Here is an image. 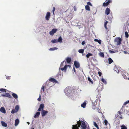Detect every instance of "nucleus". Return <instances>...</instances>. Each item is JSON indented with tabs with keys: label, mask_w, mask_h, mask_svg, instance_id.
Returning <instances> with one entry per match:
<instances>
[{
	"label": "nucleus",
	"mask_w": 129,
	"mask_h": 129,
	"mask_svg": "<svg viewBox=\"0 0 129 129\" xmlns=\"http://www.w3.org/2000/svg\"><path fill=\"white\" fill-rule=\"evenodd\" d=\"M81 129H89L87 127L86 124L84 119L82 118L80 119L79 121H78L76 124L72 125V129H78L79 127H80Z\"/></svg>",
	"instance_id": "obj_1"
},
{
	"label": "nucleus",
	"mask_w": 129,
	"mask_h": 129,
	"mask_svg": "<svg viewBox=\"0 0 129 129\" xmlns=\"http://www.w3.org/2000/svg\"><path fill=\"white\" fill-rule=\"evenodd\" d=\"M72 90V89L71 88L69 87H67L66 88L64 91L65 94L71 98L73 97L74 95L73 91Z\"/></svg>",
	"instance_id": "obj_2"
},
{
	"label": "nucleus",
	"mask_w": 129,
	"mask_h": 129,
	"mask_svg": "<svg viewBox=\"0 0 129 129\" xmlns=\"http://www.w3.org/2000/svg\"><path fill=\"white\" fill-rule=\"evenodd\" d=\"M63 76V74L61 75L60 70L59 71L58 73L56 75L55 78L58 80H61Z\"/></svg>",
	"instance_id": "obj_3"
},
{
	"label": "nucleus",
	"mask_w": 129,
	"mask_h": 129,
	"mask_svg": "<svg viewBox=\"0 0 129 129\" xmlns=\"http://www.w3.org/2000/svg\"><path fill=\"white\" fill-rule=\"evenodd\" d=\"M121 39L120 37L116 38L114 40V42L117 43L116 45H120L121 44Z\"/></svg>",
	"instance_id": "obj_4"
},
{
	"label": "nucleus",
	"mask_w": 129,
	"mask_h": 129,
	"mask_svg": "<svg viewBox=\"0 0 129 129\" xmlns=\"http://www.w3.org/2000/svg\"><path fill=\"white\" fill-rule=\"evenodd\" d=\"M68 66L70 67V66L69 65L66 64L65 65L64 67L63 68L60 67L59 69V71L61 70L62 71H64V72H66V71L67 67Z\"/></svg>",
	"instance_id": "obj_5"
},
{
	"label": "nucleus",
	"mask_w": 129,
	"mask_h": 129,
	"mask_svg": "<svg viewBox=\"0 0 129 129\" xmlns=\"http://www.w3.org/2000/svg\"><path fill=\"white\" fill-rule=\"evenodd\" d=\"M57 30V29L56 28L53 29L51 30L49 32V34L50 35L53 36L56 32Z\"/></svg>",
	"instance_id": "obj_6"
},
{
	"label": "nucleus",
	"mask_w": 129,
	"mask_h": 129,
	"mask_svg": "<svg viewBox=\"0 0 129 129\" xmlns=\"http://www.w3.org/2000/svg\"><path fill=\"white\" fill-rule=\"evenodd\" d=\"M1 95L3 96L7 97L10 98H11L12 97L8 93H6L5 94H2Z\"/></svg>",
	"instance_id": "obj_7"
},
{
	"label": "nucleus",
	"mask_w": 129,
	"mask_h": 129,
	"mask_svg": "<svg viewBox=\"0 0 129 129\" xmlns=\"http://www.w3.org/2000/svg\"><path fill=\"white\" fill-rule=\"evenodd\" d=\"M48 112L47 110H42L41 113L42 116L43 117H44L48 113Z\"/></svg>",
	"instance_id": "obj_8"
},
{
	"label": "nucleus",
	"mask_w": 129,
	"mask_h": 129,
	"mask_svg": "<svg viewBox=\"0 0 129 129\" xmlns=\"http://www.w3.org/2000/svg\"><path fill=\"white\" fill-rule=\"evenodd\" d=\"M54 79H54V78H50V79H49V80L47 81L46 82V84L45 86H48V83H50V82L49 81L53 82Z\"/></svg>",
	"instance_id": "obj_9"
},
{
	"label": "nucleus",
	"mask_w": 129,
	"mask_h": 129,
	"mask_svg": "<svg viewBox=\"0 0 129 129\" xmlns=\"http://www.w3.org/2000/svg\"><path fill=\"white\" fill-rule=\"evenodd\" d=\"M50 16V12H47L46 15L45 16V19H46L48 21L49 20V19Z\"/></svg>",
	"instance_id": "obj_10"
},
{
	"label": "nucleus",
	"mask_w": 129,
	"mask_h": 129,
	"mask_svg": "<svg viewBox=\"0 0 129 129\" xmlns=\"http://www.w3.org/2000/svg\"><path fill=\"white\" fill-rule=\"evenodd\" d=\"M74 64L75 67L76 68H78L80 67V64L79 62L76 61H74Z\"/></svg>",
	"instance_id": "obj_11"
},
{
	"label": "nucleus",
	"mask_w": 129,
	"mask_h": 129,
	"mask_svg": "<svg viewBox=\"0 0 129 129\" xmlns=\"http://www.w3.org/2000/svg\"><path fill=\"white\" fill-rule=\"evenodd\" d=\"M44 107V105L43 104H41L39 108L38 109V110L39 111H41L42 110H43V109Z\"/></svg>",
	"instance_id": "obj_12"
},
{
	"label": "nucleus",
	"mask_w": 129,
	"mask_h": 129,
	"mask_svg": "<svg viewBox=\"0 0 129 129\" xmlns=\"http://www.w3.org/2000/svg\"><path fill=\"white\" fill-rule=\"evenodd\" d=\"M87 102V101H84L82 104L81 105V106L83 108H85L86 106V105Z\"/></svg>",
	"instance_id": "obj_13"
},
{
	"label": "nucleus",
	"mask_w": 129,
	"mask_h": 129,
	"mask_svg": "<svg viewBox=\"0 0 129 129\" xmlns=\"http://www.w3.org/2000/svg\"><path fill=\"white\" fill-rule=\"evenodd\" d=\"M71 61V58L70 57H67L66 58V62L70 64Z\"/></svg>",
	"instance_id": "obj_14"
},
{
	"label": "nucleus",
	"mask_w": 129,
	"mask_h": 129,
	"mask_svg": "<svg viewBox=\"0 0 129 129\" xmlns=\"http://www.w3.org/2000/svg\"><path fill=\"white\" fill-rule=\"evenodd\" d=\"M0 111L2 113H6V111L3 107H2L0 109Z\"/></svg>",
	"instance_id": "obj_15"
},
{
	"label": "nucleus",
	"mask_w": 129,
	"mask_h": 129,
	"mask_svg": "<svg viewBox=\"0 0 129 129\" xmlns=\"http://www.w3.org/2000/svg\"><path fill=\"white\" fill-rule=\"evenodd\" d=\"M40 114V113L39 111L36 112L34 116V117L35 118L38 117H39Z\"/></svg>",
	"instance_id": "obj_16"
},
{
	"label": "nucleus",
	"mask_w": 129,
	"mask_h": 129,
	"mask_svg": "<svg viewBox=\"0 0 129 129\" xmlns=\"http://www.w3.org/2000/svg\"><path fill=\"white\" fill-rule=\"evenodd\" d=\"M110 9L108 8H107L105 10V13L107 15H108L110 14Z\"/></svg>",
	"instance_id": "obj_17"
},
{
	"label": "nucleus",
	"mask_w": 129,
	"mask_h": 129,
	"mask_svg": "<svg viewBox=\"0 0 129 129\" xmlns=\"http://www.w3.org/2000/svg\"><path fill=\"white\" fill-rule=\"evenodd\" d=\"M19 122V120L18 118L17 119L15 120V125L16 126L18 125Z\"/></svg>",
	"instance_id": "obj_18"
},
{
	"label": "nucleus",
	"mask_w": 129,
	"mask_h": 129,
	"mask_svg": "<svg viewBox=\"0 0 129 129\" xmlns=\"http://www.w3.org/2000/svg\"><path fill=\"white\" fill-rule=\"evenodd\" d=\"M2 125L4 127H7V123L3 121H1V122Z\"/></svg>",
	"instance_id": "obj_19"
},
{
	"label": "nucleus",
	"mask_w": 129,
	"mask_h": 129,
	"mask_svg": "<svg viewBox=\"0 0 129 129\" xmlns=\"http://www.w3.org/2000/svg\"><path fill=\"white\" fill-rule=\"evenodd\" d=\"M12 95L13 97L15 99H17L18 98V96L17 94H16L13 93L12 94Z\"/></svg>",
	"instance_id": "obj_20"
},
{
	"label": "nucleus",
	"mask_w": 129,
	"mask_h": 129,
	"mask_svg": "<svg viewBox=\"0 0 129 129\" xmlns=\"http://www.w3.org/2000/svg\"><path fill=\"white\" fill-rule=\"evenodd\" d=\"M58 42H59L61 43L62 42V39L61 36L59 37L57 40Z\"/></svg>",
	"instance_id": "obj_21"
},
{
	"label": "nucleus",
	"mask_w": 129,
	"mask_h": 129,
	"mask_svg": "<svg viewBox=\"0 0 129 129\" xmlns=\"http://www.w3.org/2000/svg\"><path fill=\"white\" fill-rule=\"evenodd\" d=\"M64 64H66V62L64 61L61 62L60 64V67H63Z\"/></svg>",
	"instance_id": "obj_22"
},
{
	"label": "nucleus",
	"mask_w": 129,
	"mask_h": 129,
	"mask_svg": "<svg viewBox=\"0 0 129 129\" xmlns=\"http://www.w3.org/2000/svg\"><path fill=\"white\" fill-rule=\"evenodd\" d=\"M94 41L100 44H101V40H98V39H95Z\"/></svg>",
	"instance_id": "obj_23"
},
{
	"label": "nucleus",
	"mask_w": 129,
	"mask_h": 129,
	"mask_svg": "<svg viewBox=\"0 0 129 129\" xmlns=\"http://www.w3.org/2000/svg\"><path fill=\"white\" fill-rule=\"evenodd\" d=\"M58 48L56 47H54L53 48H50L49 50V51H54L56 50Z\"/></svg>",
	"instance_id": "obj_24"
},
{
	"label": "nucleus",
	"mask_w": 129,
	"mask_h": 129,
	"mask_svg": "<svg viewBox=\"0 0 129 129\" xmlns=\"http://www.w3.org/2000/svg\"><path fill=\"white\" fill-rule=\"evenodd\" d=\"M108 59L109 61V64H111L113 61L112 60V59L110 57Z\"/></svg>",
	"instance_id": "obj_25"
},
{
	"label": "nucleus",
	"mask_w": 129,
	"mask_h": 129,
	"mask_svg": "<svg viewBox=\"0 0 129 129\" xmlns=\"http://www.w3.org/2000/svg\"><path fill=\"white\" fill-rule=\"evenodd\" d=\"M93 125L97 129H99V126L96 122L93 121Z\"/></svg>",
	"instance_id": "obj_26"
},
{
	"label": "nucleus",
	"mask_w": 129,
	"mask_h": 129,
	"mask_svg": "<svg viewBox=\"0 0 129 129\" xmlns=\"http://www.w3.org/2000/svg\"><path fill=\"white\" fill-rule=\"evenodd\" d=\"M85 9L86 10L89 11L90 10V7L88 5H86L85 6Z\"/></svg>",
	"instance_id": "obj_27"
},
{
	"label": "nucleus",
	"mask_w": 129,
	"mask_h": 129,
	"mask_svg": "<svg viewBox=\"0 0 129 129\" xmlns=\"http://www.w3.org/2000/svg\"><path fill=\"white\" fill-rule=\"evenodd\" d=\"M51 42L53 44H54L57 42H58L57 39H56L52 40L51 41Z\"/></svg>",
	"instance_id": "obj_28"
},
{
	"label": "nucleus",
	"mask_w": 129,
	"mask_h": 129,
	"mask_svg": "<svg viewBox=\"0 0 129 129\" xmlns=\"http://www.w3.org/2000/svg\"><path fill=\"white\" fill-rule=\"evenodd\" d=\"M114 71H115L117 73H119V71L117 68L116 67H115L114 68Z\"/></svg>",
	"instance_id": "obj_29"
},
{
	"label": "nucleus",
	"mask_w": 129,
	"mask_h": 129,
	"mask_svg": "<svg viewBox=\"0 0 129 129\" xmlns=\"http://www.w3.org/2000/svg\"><path fill=\"white\" fill-rule=\"evenodd\" d=\"M7 90L6 89L1 88L0 89V91H1L2 92H6L7 91Z\"/></svg>",
	"instance_id": "obj_30"
},
{
	"label": "nucleus",
	"mask_w": 129,
	"mask_h": 129,
	"mask_svg": "<svg viewBox=\"0 0 129 129\" xmlns=\"http://www.w3.org/2000/svg\"><path fill=\"white\" fill-rule=\"evenodd\" d=\"M99 55L100 56L102 57H104V55L103 53L102 52H100L99 53Z\"/></svg>",
	"instance_id": "obj_31"
},
{
	"label": "nucleus",
	"mask_w": 129,
	"mask_h": 129,
	"mask_svg": "<svg viewBox=\"0 0 129 129\" xmlns=\"http://www.w3.org/2000/svg\"><path fill=\"white\" fill-rule=\"evenodd\" d=\"M92 54L90 53H88L86 54V57L87 58H88L89 57V56H92Z\"/></svg>",
	"instance_id": "obj_32"
},
{
	"label": "nucleus",
	"mask_w": 129,
	"mask_h": 129,
	"mask_svg": "<svg viewBox=\"0 0 129 129\" xmlns=\"http://www.w3.org/2000/svg\"><path fill=\"white\" fill-rule=\"evenodd\" d=\"M88 80L91 84H93V82L92 80L90 79V78L88 77L87 78Z\"/></svg>",
	"instance_id": "obj_33"
},
{
	"label": "nucleus",
	"mask_w": 129,
	"mask_h": 129,
	"mask_svg": "<svg viewBox=\"0 0 129 129\" xmlns=\"http://www.w3.org/2000/svg\"><path fill=\"white\" fill-rule=\"evenodd\" d=\"M108 5L107 4V2H105H105H104V3H103V6L104 7H106L107 6H108Z\"/></svg>",
	"instance_id": "obj_34"
},
{
	"label": "nucleus",
	"mask_w": 129,
	"mask_h": 129,
	"mask_svg": "<svg viewBox=\"0 0 129 129\" xmlns=\"http://www.w3.org/2000/svg\"><path fill=\"white\" fill-rule=\"evenodd\" d=\"M15 110L17 112L19 109V106L18 105H16L15 108Z\"/></svg>",
	"instance_id": "obj_35"
},
{
	"label": "nucleus",
	"mask_w": 129,
	"mask_h": 129,
	"mask_svg": "<svg viewBox=\"0 0 129 129\" xmlns=\"http://www.w3.org/2000/svg\"><path fill=\"white\" fill-rule=\"evenodd\" d=\"M106 2L108 5L110 3H111L112 2V0H106L105 2Z\"/></svg>",
	"instance_id": "obj_36"
},
{
	"label": "nucleus",
	"mask_w": 129,
	"mask_h": 129,
	"mask_svg": "<svg viewBox=\"0 0 129 129\" xmlns=\"http://www.w3.org/2000/svg\"><path fill=\"white\" fill-rule=\"evenodd\" d=\"M106 2L108 5L110 3H111L112 2V0H106L105 2Z\"/></svg>",
	"instance_id": "obj_37"
},
{
	"label": "nucleus",
	"mask_w": 129,
	"mask_h": 129,
	"mask_svg": "<svg viewBox=\"0 0 129 129\" xmlns=\"http://www.w3.org/2000/svg\"><path fill=\"white\" fill-rule=\"evenodd\" d=\"M106 2L108 5L110 3H111L112 2V0H106L105 2Z\"/></svg>",
	"instance_id": "obj_38"
},
{
	"label": "nucleus",
	"mask_w": 129,
	"mask_h": 129,
	"mask_svg": "<svg viewBox=\"0 0 129 129\" xmlns=\"http://www.w3.org/2000/svg\"><path fill=\"white\" fill-rule=\"evenodd\" d=\"M101 81L104 83L105 84H107V82L103 78H102V79Z\"/></svg>",
	"instance_id": "obj_39"
},
{
	"label": "nucleus",
	"mask_w": 129,
	"mask_h": 129,
	"mask_svg": "<svg viewBox=\"0 0 129 129\" xmlns=\"http://www.w3.org/2000/svg\"><path fill=\"white\" fill-rule=\"evenodd\" d=\"M125 35L126 38H127L128 37L129 35L127 31L125 32Z\"/></svg>",
	"instance_id": "obj_40"
},
{
	"label": "nucleus",
	"mask_w": 129,
	"mask_h": 129,
	"mask_svg": "<svg viewBox=\"0 0 129 129\" xmlns=\"http://www.w3.org/2000/svg\"><path fill=\"white\" fill-rule=\"evenodd\" d=\"M84 51V49H81L79 50H78V52L81 53H83Z\"/></svg>",
	"instance_id": "obj_41"
},
{
	"label": "nucleus",
	"mask_w": 129,
	"mask_h": 129,
	"mask_svg": "<svg viewBox=\"0 0 129 129\" xmlns=\"http://www.w3.org/2000/svg\"><path fill=\"white\" fill-rule=\"evenodd\" d=\"M104 123L106 125H107L108 123V121L106 119H105L104 120Z\"/></svg>",
	"instance_id": "obj_42"
},
{
	"label": "nucleus",
	"mask_w": 129,
	"mask_h": 129,
	"mask_svg": "<svg viewBox=\"0 0 129 129\" xmlns=\"http://www.w3.org/2000/svg\"><path fill=\"white\" fill-rule=\"evenodd\" d=\"M17 112L15 110L13 109L12 110L11 113L12 114H14Z\"/></svg>",
	"instance_id": "obj_43"
},
{
	"label": "nucleus",
	"mask_w": 129,
	"mask_h": 129,
	"mask_svg": "<svg viewBox=\"0 0 129 129\" xmlns=\"http://www.w3.org/2000/svg\"><path fill=\"white\" fill-rule=\"evenodd\" d=\"M121 127L122 129H127V127L124 125H122L121 126Z\"/></svg>",
	"instance_id": "obj_44"
},
{
	"label": "nucleus",
	"mask_w": 129,
	"mask_h": 129,
	"mask_svg": "<svg viewBox=\"0 0 129 129\" xmlns=\"http://www.w3.org/2000/svg\"><path fill=\"white\" fill-rule=\"evenodd\" d=\"M45 86L44 85V84L42 86L41 88V89L43 90V92L44 91V88H45Z\"/></svg>",
	"instance_id": "obj_45"
},
{
	"label": "nucleus",
	"mask_w": 129,
	"mask_h": 129,
	"mask_svg": "<svg viewBox=\"0 0 129 129\" xmlns=\"http://www.w3.org/2000/svg\"><path fill=\"white\" fill-rule=\"evenodd\" d=\"M87 5L90 6H92V5L90 2H88L87 3Z\"/></svg>",
	"instance_id": "obj_46"
},
{
	"label": "nucleus",
	"mask_w": 129,
	"mask_h": 129,
	"mask_svg": "<svg viewBox=\"0 0 129 129\" xmlns=\"http://www.w3.org/2000/svg\"><path fill=\"white\" fill-rule=\"evenodd\" d=\"M11 76H6V78L7 79L9 80L11 78Z\"/></svg>",
	"instance_id": "obj_47"
},
{
	"label": "nucleus",
	"mask_w": 129,
	"mask_h": 129,
	"mask_svg": "<svg viewBox=\"0 0 129 129\" xmlns=\"http://www.w3.org/2000/svg\"><path fill=\"white\" fill-rule=\"evenodd\" d=\"M37 100L39 101H40L41 100V95L40 94L39 95V98L37 99Z\"/></svg>",
	"instance_id": "obj_48"
},
{
	"label": "nucleus",
	"mask_w": 129,
	"mask_h": 129,
	"mask_svg": "<svg viewBox=\"0 0 129 129\" xmlns=\"http://www.w3.org/2000/svg\"><path fill=\"white\" fill-rule=\"evenodd\" d=\"M109 51L110 53H113L115 52V51L112 50H109Z\"/></svg>",
	"instance_id": "obj_49"
},
{
	"label": "nucleus",
	"mask_w": 129,
	"mask_h": 129,
	"mask_svg": "<svg viewBox=\"0 0 129 129\" xmlns=\"http://www.w3.org/2000/svg\"><path fill=\"white\" fill-rule=\"evenodd\" d=\"M113 18V17L112 15H111L110 16L108 17V19L109 20H111L112 18Z\"/></svg>",
	"instance_id": "obj_50"
},
{
	"label": "nucleus",
	"mask_w": 129,
	"mask_h": 129,
	"mask_svg": "<svg viewBox=\"0 0 129 129\" xmlns=\"http://www.w3.org/2000/svg\"><path fill=\"white\" fill-rule=\"evenodd\" d=\"M128 104V101H126V102H125L124 103V104H123V105H126L127 104Z\"/></svg>",
	"instance_id": "obj_51"
},
{
	"label": "nucleus",
	"mask_w": 129,
	"mask_h": 129,
	"mask_svg": "<svg viewBox=\"0 0 129 129\" xmlns=\"http://www.w3.org/2000/svg\"><path fill=\"white\" fill-rule=\"evenodd\" d=\"M53 82V83H58V82L56 80V79H54V81Z\"/></svg>",
	"instance_id": "obj_52"
},
{
	"label": "nucleus",
	"mask_w": 129,
	"mask_h": 129,
	"mask_svg": "<svg viewBox=\"0 0 129 129\" xmlns=\"http://www.w3.org/2000/svg\"><path fill=\"white\" fill-rule=\"evenodd\" d=\"M98 74H99V76L100 77L101 76L102 74V73L100 72H98Z\"/></svg>",
	"instance_id": "obj_53"
},
{
	"label": "nucleus",
	"mask_w": 129,
	"mask_h": 129,
	"mask_svg": "<svg viewBox=\"0 0 129 129\" xmlns=\"http://www.w3.org/2000/svg\"><path fill=\"white\" fill-rule=\"evenodd\" d=\"M124 78L125 79H127V77L125 75H122Z\"/></svg>",
	"instance_id": "obj_54"
},
{
	"label": "nucleus",
	"mask_w": 129,
	"mask_h": 129,
	"mask_svg": "<svg viewBox=\"0 0 129 129\" xmlns=\"http://www.w3.org/2000/svg\"><path fill=\"white\" fill-rule=\"evenodd\" d=\"M55 10V7H53V9L52 10V12L53 14H54V12Z\"/></svg>",
	"instance_id": "obj_55"
},
{
	"label": "nucleus",
	"mask_w": 129,
	"mask_h": 129,
	"mask_svg": "<svg viewBox=\"0 0 129 129\" xmlns=\"http://www.w3.org/2000/svg\"><path fill=\"white\" fill-rule=\"evenodd\" d=\"M85 43V42L84 41H83L81 43V44L82 45H84Z\"/></svg>",
	"instance_id": "obj_56"
},
{
	"label": "nucleus",
	"mask_w": 129,
	"mask_h": 129,
	"mask_svg": "<svg viewBox=\"0 0 129 129\" xmlns=\"http://www.w3.org/2000/svg\"><path fill=\"white\" fill-rule=\"evenodd\" d=\"M108 23V22L107 21H106L104 23V25L106 26L107 25V23Z\"/></svg>",
	"instance_id": "obj_57"
},
{
	"label": "nucleus",
	"mask_w": 129,
	"mask_h": 129,
	"mask_svg": "<svg viewBox=\"0 0 129 129\" xmlns=\"http://www.w3.org/2000/svg\"><path fill=\"white\" fill-rule=\"evenodd\" d=\"M107 39L108 40V41L107 42H109V41H110V37H108V36L107 37Z\"/></svg>",
	"instance_id": "obj_58"
},
{
	"label": "nucleus",
	"mask_w": 129,
	"mask_h": 129,
	"mask_svg": "<svg viewBox=\"0 0 129 129\" xmlns=\"http://www.w3.org/2000/svg\"><path fill=\"white\" fill-rule=\"evenodd\" d=\"M117 113L118 114H119L120 115H121L122 114V113L120 111H119L117 112Z\"/></svg>",
	"instance_id": "obj_59"
},
{
	"label": "nucleus",
	"mask_w": 129,
	"mask_h": 129,
	"mask_svg": "<svg viewBox=\"0 0 129 129\" xmlns=\"http://www.w3.org/2000/svg\"><path fill=\"white\" fill-rule=\"evenodd\" d=\"M73 71H74V72H76V70H75V68H74V67H73Z\"/></svg>",
	"instance_id": "obj_60"
},
{
	"label": "nucleus",
	"mask_w": 129,
	"mask_h": 129,
	"mask_svg": "<svg viewBox=\"0 0 129 129\" xmlns=\"http://www.w3.org/2000/svg\"><path fill=\"white\" fill-rule=\"evenodd\" d=\"M124 53L125 54H126L127 53V52L126 51H124Z\"/></svg>",
	"instance_id": "obj_61"
},
{
	"label": "nucleus",
	"mask_w": 129,
	"mask_h": 129,
	"mask_svg": "<svg viewBox=\"0 0 129 129\" xmlns=\"http://www.w3.org/2000/svg\"><path fill=\"white\" fill-rule=\"evenodd\" d=\"M104 27L106 29H107V25H106V26H104Z\"/></svg>",
	"instance_id": "obj_62"
},
{
	"label": "nucleus",
	"mask_w": 129,
	"mask_h": 129,
	"mask_svg": "<svg viewBox=\"0 0 129 129\" xmlns=\"http://www.w3.org/2000/svg\"><path fill=\"white\" fill-rule=\"evenodd\" d=\"M120 119H122V116H121L120 117Z\"/></svg>",
	"instance_id": "obj_63"
},
{
	"label": "nucleus",
	"mask_w": 129,
	"mask_h": 129,
	"mask_svg": "<svg viewBox=\"0 0 129 129\" xmlns=\"http://www.w3.org/2000/svg\"><path fill=\"white\" fill-rule=\"evenodd\" d=\"M27 123L28 124H30V123L29 122H27Z\"/></svg>",
	"instance_id": "obj_64"
}]
</instances>
